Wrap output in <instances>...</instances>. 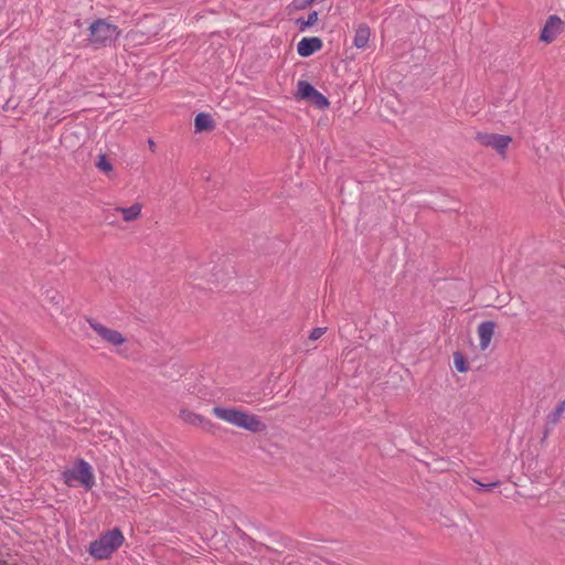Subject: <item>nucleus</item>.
<instances>
[{
  "mask_svg": "<svg viewBox=\"0 0 565 565\" xmlns=\"http://www.w3.org/2000/svg\"><path fill=\"white\" fill-rule=\"evenodd\" d=\"M212 413L216 418L254 434L266 430V424L257 415L238 407L215 406Z\"/></svg>",
  "mask_w": 565,
  "mask_h": 565,
  "instance_id": "f257e3e1",
  "label": "nucleus"
},
{
  "mask_svg": "<svg viewBox=\"0 0 565 565\" xmlns=\"http://www.w3.org/2000/svg\"><path fill=\"white\" fill-rule=\"evenodd\" d=\"M62 477L68 487L81 484L86 490H90L95 484L92 466L83 459H78L72 468L64 470Z\"/></svg>",
  "mask_w": 565,
  "mask_h": 565,
  "instance_id": "f03ea898",
  "label": "nucleus"
},
{
  "mask_svg": "<svg viewBox=\"0 0 565 565\" xmlns=\"http://www.w3.org/2000/svg\"><path fill=\"white\" fill-rule=\"evenodd\" d=\"M120 32L117 25L104 19L94 21L89 26L88 41L94 46H108L114 43Z\"/></svg>",
  "mask_w": 565,
  "mask_h": 565,
  "instance_id": "7ed1b4c3",
  "label": "nucleus"
},
{
  "mask_svg": "<svg viewBox=\"0 0 565 565\" xmlns=\"http://www.w3.org/2000/svg\"><path fill=\"white\" fill-rule=\"evenodd\" d=\"M124 542V535L118 529L106 532L89 546V553L98 559L109 557Z\"/></svg>",
  "mask_w": 565,
  "mask_h": 565,
  "instance_id": "20e7f679",
  "label": "nucleus"
},
{
  "mask_svg": "<svg viewBox=\"0 0 565 565\" xmlns=\"http://www.w3.org/2000/svg\"><path fill=\"white\" fill-rule=\"evenodd\" d=\"M296 97L298 99H303L310 102L319 109H326L329 107L330 103L328 98L318 92L310 83L307 81H299L297 83V94Z\"/></svg>",
  "mask_w": 565,
  "mask_h": 565,
  "instance_id": "39448f33",
  "label": "nucleus"
},
{
  "mask_svg": "<svg viewBox=\"0 0 565 565\" xmlns=\"http://www.w3.org/2000/svg\"><path fill=\"white\" fill-rule=\"evenodd\" d=\"M88 324L108 344L119 347L126 343V338L119 331L110 329L94 319L88 320Z\"/></svg>",
  "mask_w": 565,
  "mask_h": 565,
  "instance_id": "423d86ee",
  "label": "nucleus"
},
{
  "mask_svg": "<svg viewBox=\"0 0 565 565\" xmlns=\"http://www.w3.org/2000/svg\"><path fill=\"white\" fill-rule=\"evenodd\" d=\"M478 140L481 145L495 149L500 154H504L512 141L511 137L498 134H479Z\"/></svg>",
  "mask_w": 565,
  "mask_h": 565,
  "instance_id": "0eeeda50",
  "label": "nucleus"
},
{
  "mask_svg": "<svg viewBox=\"0 0 565 565\" xmlns=\"http://www.w3.org/2000/svg\"><path fill=\"white\" fill-rule=\"evenodd\" d=\"M563 21L556 15H551L541 31L540 40L551 43L563 32Z\"/></svg>",
  "mask_w": 565,
  "mask_h": 565,
  "instance_id": "6e6552de",
  "label": "nucleus"
},
{
  "mask_svg": "<svg viewBox=\"0 0 565 565\" xmlns=\"http://www.w3.org/2000/svg\"><path fill=\"white\" fill-rule=\"evenodd\" d=\"M322 47V41L319 38H302L297 44V53L302 57H308Z\"/></svg>",
  "mask_w": 565,
  "mask_h": 565,
  "instance_id": "1a4fd4ad",
  "label": "nucleus"
},
{
  "mask_svg": "<svg viewBox=\"0 0 565 565\" xmlns=\"http://www.w3.org/2000/svg\"><path fill=\"white\" fill-rule=\"evenodd\" d=\"M495 324L492 321L481 322L478 327L479 347L481 350L488 349L491 343Z\"/></svg>",
  "mask_w": 565,
  "mask_h": 565,
  "instance_id": "9d476101",
  "label": "nucleus"
},
{
  "mask_svg": "<svg viewBox=\"0 0 565 565\" xmlns=\"http://www.w3.org/2000/svg\"><path fill=\"white\" fill-rule=\"evenodd\" d=\"M115 211L119 212L122 215L125 222H134L141 216L142 204L140 202H135L134 204L127 207L117 206Z\"/></svg>",
  "mask_w": 565,
  "mask_h": 565,
  "instance_id": "9b49d317",
  "label": "nucleus"
},
{
  "mask_svg": "<svg viewBox=\"0 0 565 565\" xmlns=\"http://www.w3.org/2000/svg\"><path fill=\"white\" fill-rule=\"evenodd\" d=\"M371 30L366 24H360L355 30L353 44L358 49H364L370 40Z\"/></svg>",
  "mask_w": 565,
  "mask_h": 565,
  "instance_id": "f8f14e48",
  "label": "nucleus"
},
{
  "mask_svg": "<svg viewBox=\"0 0 565 565\" xmlns=\"http://www.w3.org/2000/svg\"><path fill=\"white\" fill-rule=\"evenodd\" d=\"M194 126L195 131L200 132L211 130L214 127V124L209 114L200 113L195 116Z\"/></svg>",
  "mask_w": 565,
  "mask_h": 565,
  "instance_id": "ddd939ff",
  "label": "nucleus"
},
{
  "mask_svg": "<svg viewBox=\"0 0 565 565\" xmlns=\"http://www.w3.org/2000/svg\"><path fill=\"white\" fill-rule=\"evenodd\" d=\"M564 412H565V401H562V402H559V403L557 404V406H556V407H555V408H554V409H553V411L547 415V417H546V424H547L548 426H552V427H553V426H555V425L559 422V419H561V417H562V415H563V413H564Z\"/></svg>",
  "mask_w": 565,
  "mask_h": 565,
  "instance_id": "4468645a",
  "label": "nucleus"
},
{
  "mask_svg": "<svg viewBox=\"0 0 565 565\" xmlns=\"http://www.w3.org/2000/svg\"><path fill=\"white\" fill-rule=\"evenodd\" d=\"M317 21H318V12L312 11L308 14L307 20L299 19L297 21V23H298L300 30L303 31L307 28L315 25L317 23Z\"/></svg>",
  "mask_w": 565,
  "mask_h": 565,
  "instance_id": "2eb2a0df",
  "label": "nucleus"
},
{
  "mask_svg": "<svg viewBox=\"0 0 565 565\" xmlns=\"http://www.w3.org/2000/svg\"><path fill=\"white\" fill-rule=\"evenodd\" d=\"M96 167L98 168V170H100L102 172H105V173H109L113 171V164L107 159L106 154L98 156V159L96 161Z\"/></svg>",
  "mask_w": 565,
  "mask_h": 565,
  "instance_id": "dca6fc26",
  "label": "nucleus"
},
{
  "mask_svg": "<svg viewBox=\"0 0 565 565\" xmlns=\"http://www.w3.org/2000/svg\"><path fill=\"white\" fill-rule=\"evenodd\" d=\"M181 417L184 422H186L191 425H200L204 420L203 417H201L200 415L188 412V411H182Z\"/></svg>",
  "mask_w": 565,
  "mask_h": 565,
  "instance_id": "f3484780",
  "label": "nucleus"
},
{
  "mask_svg": "<svg viewBox=\"0 0 565 565\" xmlns=\"http://www.w3.org/2000/svg\"><path fill=\"white\" fill-rule=\"evenodd\" d=\"M454 364L458 372L463 373L467 372L468 365L463 359V356L460 353H456L454 355Z\"/></svg>",
  "mask_w": 565,
  "mask_h": 565,
  "instance_id": "a211bd4d",
  "label": "nucleus"
},
{
  "mask_svg": "<svg viewBox=\"0 0 565 565\" xmlns=\"http://www.w3.org/2000/svg\"><path fill=\"white\" fill-rule=\"evenodd\" d=\"M326 330H327L326 328H320V327L312 329V331L309 334V339L312 341L320 339L326 333Z\"/></svg>",
  "mask_w": 565,
  "mask_h": 565,
  "instance_id": "6ab92c4d",
  "label": "nucleus"
},
{
  "mask_svg": "<svg viewBox=\"0 0 565 565\" xmlns=\"http://www.w3.org/2000/svg\"><path fill=\"white\" fill-rule=\"evenodd\" d=\"M475 482L479 486L481 490H490L499 484V482L481 483L477 480H475Z\"/></svg>",
  "mask_w": 565,
  "mask_h": 565,
  "instance_id": "aec40b11",
  "label": "nucleus"
},
{
  "mask_svg": "<svg viewBox=\"0 0 565 565\" xmlns=\"http://www.w3.org/2000/svg\"><path fill=\"white\" fill-rule=\"evenodd\" d=\"M309 4H306V0H297L296 7L297 8H306Z\"/></svg>",
  "mask_w": 565,
  "mask_h": 565,
  "instance_id": "412c9836",
  "label": "nucleus"
},
{
  "mask_svg": "<svg viewBox=\"0 0 565 565\" xmlns=\"http://www.w3.org/2000/svg\"><path fill=\"white\" fill-rule=\"evenodd\" d=\"M148 143H149L150 149H152V150H153V149H154V147H156L154 141H153L152 139H149V140H148Z\"/></svg>",
  "mask_w": 565,
  "mask_h": 565,
  "instance_id": "4be33fe9",
  "label": "nucleus"
},
{
  "mask_svg": "<svg viewBox=\"0 0 565 565\" xmlns=\"http://www.w3.org/2000/svg\"><path fill=\"white\" fill-rule=\"evenodd\" d=\"M316 0H306V4H312Z\"/></svg>",
  "mask_w": 565,
  "mask_h": 565,
  "instance_id": "5701e85b",
  "label": "nucleus"
}]
</instances>
